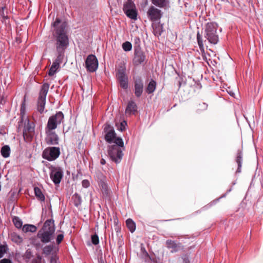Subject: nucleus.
<instances>
[{"instance_id": "obj_21", "label": "nucleus", "mask_w": 263, "mask_h": 263, "mask_svg": "<svg viewBox=\"0 0 263 263\" xmlns=\"http://www.w3.org/2000/svg\"><path fill=\"white\" fill-rule=\"evenodd\" d=\"M137 109V106L135 102L133 101H130L127 104L125 112L126 115L129 116L132 114H135Z\"/></svg>"}, {"instance_id": "obj_45", "label": "nucleus", "mask_w": 263, "mask_h": 263, "mask_svg": "<svg viewBox=\"0 0 263 263\" xmlns=\"http://www.w3.org/2000/svg\"><path fill=\"white\" fill-rule=\"evenodd\" d=\"M50 263H60L58 261V258L56 255L52 256L51 257Z\"/></svg>"}, {"instance_id": "obj_25", "label": "nucleus", "mask_w": 263, "mask_h": 263, "mask_svg": "<svg viewBox=\"0 0 263 263\" xmlns=\"http://www.w3.org/2000/svg\"><path fill=\"white\" fill-rule=\"evenodd\" d=\"M156 88V83L155 81L152 80L146 88V91L148 94L152 93L155 90Z\"/></svg>"}, {"instance_id": "obj_41", "label": "nucleus", "mask_w": 263, "mask_h": 263, "mask_svg": "<svg viewBox=\"0 0 263 263\" xmlns=\"http://www.w3.org/2000/svg\"><path fill=\"white\" fill-rule=\"evenodd\" d=\"M91 241L95 245H97L99 243V239L98 235L95 234L91 236Z\"/></svg>"}, {"instance_id": "obj_8", "label": "nucleus", "mask_w": 263, "mask_h": 263, "mask_svg": "<svg viewBox=\"0 0 263 263\" xmlns=\"http://www.w3.org/2000/svg\"><path fill=\"white\" fill-rule=\"evenodd\" d=\"M126 67L125 63L121 64L118 66L117 77L119 81L120 86L124 89L128 88V77L125 73Z\"/></svg>"}, {"instance_id": "obj_24", "label": "nucleus", "mask_w": 263, "mask_h": 263, "mask_svg": "<svg viewBox=\"0 0 263 263\" xmlns=\"http://www.w3.org/2000/svg\"><path fill=\"white\" fill-rule=\"evenodd\" d=\"M34 194L38 200H39L41 201H45V196L44 195L41 190L39 187H38L37 186L34 187Z\"/></svg>"}, {"instance_id": "obj_2", "label": "nucleus", "mask_w": 263, "mask_h": 263, "mask_svg": "<svg viewBox=\"0 0 263 263\" xmlns=\"http://www.w3.org/2000/svg\"><path fill=\"white\" fill-rule=\"evenodd\" d=\"M55 229L54 220L48 219L44 222L42 229L38 231L37 237L42 242L48 243L53 239Z\"/></svg>"}, {"instance_id": "obj_15", "label": "nucleus", "mask_w": 263, "mask_h": 263, "mask_svg": "<svg viewBox=\"0 0 263 263\" xmlns=\"http://www.w3.org/2000/svg\"><path fill=\"white\" fill-rule=\"evenodd\" d=\"M146 57L144 53L141 50L140 48H136L135 49L134 58L133 63L137 66L142 63L145 60Z\"/></svg>"}, {"instance_id": "obj_37", "label": "nucleus", "mask_w": 263, "mask_h": 263, "mask_svg": "<svg viewBox=\"0 0 263 263\" xmlns=\"http://www.w3.org/2000/svg\"><path fill=\"white\" fill-rule=\"evenodd\" d=\"M122 48L125 51H129L132 49V45L129 42L126 41L123 43Z\"/></svg>"}, {"instance_id": "obj_22", "label": "nucleus", "mask_w": 263, "mask_h": 263, "mask_svg": "<svg viewBox=\"0 0 263 263\" xmlns=\"http://www.w3.org/2000/svg\"><path fill=\"white\" fill-rule=\"evenodd\" d=\"M242 152L241 150L239 149L237 151L236 157L235 158V161L238 165V167L236 170V173H240L241 171V166L242 162Z\"/></svg>"}, {"instance_id": "obj_43", "label": "nucleus", "mask_w": 263, "mask_h": 263, "mask_svg": "<svg viewBox=\"0 0 263 263\" xmlns=\"http://www.w3.org/2000/svg\"><path fill=\"white\" fill-rule=\"evenodd\" d=\"M64 238V234H59L57 235L56 238V242L57 244H60L63 240Z\"/></svg>"}, {"instance_id": "obj_18", "label": "nucleus", "mask_w": 263, "mask_h": 263, "mask_svg": "<svg viewBox=\"0 0 263 263\" xmlns=\"http://www.w3.org/2000/svg\"><path fill=\"white\" fill-rule=\"evenodd\" d=\"M166 246L168 249H171V253H175L183 249L181 243L176 241L167 239L166 242Z\"/></svg>"}, {"instance_id": "obj_4", "label": "nucleus", "mask_w": 263, "mask_h": 263, "mask_svg": "<svg viewBox=\"0 0 263 263\" xmlns=\"http://www.w3.org/2000/svg\"><path fill=\"white\" fill-rule=\"evenodd\" d=\"M64 118V116L62 111L57 112L55 115L49 118L45 130H53L56 129L58 125L63 122Z\"/></svg>"}, {"instance_id": "obj_36", "label": "nucleus", "mask_w": 263, "mask_h": 263, "mask_svg": "<svg viewBox=\"0 0 263 263\" xmlns=\"http://www.w3.org/2000/svg\"><path fill=\"white\" fill-rule=\"evenodd\" d=\"M25 100H24L23 102L21 104V109H20V114L21 116V121L20 123H22L24 121V118L25 116Z\"/></svg>"}, {"instance_id": "obj_42", "label": "nucleus", "mask_w": 263, "mask_h": 263, "mask_svg": "<svg viewBox=\"0 0 263 263\" xmlns=\"http://www.w3.org/2000/svg\"><path fill=\"white\" fill-rule=\"evenodd\" d=\"M127 125L126 122L123 121L121 122L117 127V129L121 132L123 131L125 129V126Z\"/></svg>"}, {"instance_id": "obj_34", "label": "nucleus", "mask_w": 263, "mask_h": 263, "mask_svg": "<svg viewBox=\"0 0 263 263\" xmlns=\"http://www.w3.org/2000/svg\"><path fill=\"white\" fill-rule=\"evenodd\" d=\"M136 8L135 5L134 3H130V2H126L123 5V11H125L127 9H132Z\"/></svg>"}, {"instance_id": "obj_19", "label": "nucleus", "mask_w": 263, "mask_h": 263, "mask_svg": "<svg viewBox=\"0 0 263 263\" xmlns=\"http://www.w3.org/2000/svg\"><path fill=\"white\" fill-rule=\"evenodd\" d=\"M135 95L137 98H139L143 91V83L141 78L136 79L134 82Z\"/></svg>"}, {"instance_id": "obj_40", "label": "nucleus", "mask_w": 263, "mask_h": 263, "mask_svg": "<svg viewBox=\"0 0 263 263\" xmlns=\"http://www.w3.org/2000/svg\"><path fill=\"white\" fill-rule=\"evenodd\" d=\"M208 107V105L204 102H202L201 103H199L198 106L197 111H201L205 110Z\"/></svg>"}, {"instance_id": "obj_31", "label": "nucleus", "mask_w": 263, "mask_h": 263, "mask_svg": "<svg viewBox=\"0 0 263 263\" xmlns=\"http://www.w3.org/2000/svg\"><path fill=\"white\" fill-rule=\"evenodd\" d=\"M197 42H198V44L199 45L200 50H201V51L202 52H204V46H203V41H202V36L200 35L199 32H198L197 33Z\"/></svg>"}, {"instance_id": "obj_12", "label": "nucleus", "mask_w": 263, "mask_h": 263, "mask_svg": "<svg viewBox=\"0 0 263 263\" xmlns=\"http://www.w3.org/2000/svg\"><path fill=\"white\" fill-rule=\"evenodd\" d=\"M162 14L161 10L154 6H151L147 11V17L152 22L160 21Z\"/></svg>"}, {"instance_id": "obj_39", "label": "nucleus", "mask_w": 263, "mask_h": 263, "mask_svg": "<svg viewBox=\"0 0 263 263\" xmlns=\"http://www.w3.org/2000/svg\"><path fill=\"white\" fill-rule=\"evenodd\" d=\"M101 188L103 195H105L106 196L108 195V186L106 183L105 182H102L101 184Z\"/></svg>"}, {"instance_id": "obj_33", "label": "nucleus", "mask_w": 263, "mask_h": 263, "mask_svg": "<svg viewBox=\"0 0 263 263\" xmlns=\"http://www.w3.org/2000/svg\"><path fill=\"white\" fill-rule=\"evenodd\" d=\"M13 222L16 228L20 229L22 228L23 222L22 220L18 217H14L12 219Z\"/></svg>"}, {"instance_id": "obj_51", "label": "nucleus", "mask_w": 263, "mask_h": 263, "mask_svg": "<svg viewBox=\"0 0 263 263\" xmlns=\"http://www.w3.org/2000/svg\"><path fill=\"white\" fill-rule=\"evenodd\" d=\"M126 2H130V3H133V2L132 1V0H127Z\"/></svg>"}, {"instance_id": "obj_29", "label": "nucleus", "mask_w": 263, "mask_h": 263, "mask_svg": "<svg viewBox=\"0 0 263 263\" xmlns=\"http://www.w3.org/2000/svg\"><path fill=\"white\" fill-rule=\"evenodd\" d=\"M36 227L32 224H25L23 227V231L24 232H35L36 231Z\"/></svg>"}, {"instance_id": "obj_6", "label": "nucleus", "mask_w": 263, "mask_h": 263, "mask_svg": "<svg viewBox=\"0 0 263 263\" xmlns=\"http://www.w3.org/2000/svg\"><path fill=\"white\" fill-rule=\"evenodd\" d=\"M49 85L44 83L41 87L37 99V110L42 114L44 112L46 104V96L48 92Z\"/></svg>"}, {"instance_id": "obj_49", "label": "nucleus", "mask_w": 263, "mask_h": 263, "mask_svg": "<svg viewBox=\"0 0 263 263\" xmlns=\"http://www.w3.org/2000/svg\"><path fill=\"white\" fill-rule=\"evenodd\" d=\"M100 163L102 164V165H104L105 163H106V161L103 158H102L100 160Z\"/></svg>"}, {"instance_id": "obj_48", "label": "nucleus", "mask_w": 263, "mask_h": 263, "mask_svg": "<svg viewBox=\"0 0 263 263\" xmlns=\"http://www.w3.org/2000/svg\"><path fill=\"white\" fill-rule=\"evenodd\" d=\"M41 260V257L40 256H38L36 259H35L33 260V263H40Z\"/></svg>"}, {"instance_id": "obj_23", "label": "nucleus", "mask_w": 263, "mask_h": 263, "mask_svg": "<svg viewBox=\"0 0 263 263\" xmlns=\"http://www.w3.org/2000/svg\"><path fill=\"white\" fill-rule=\"evenodd\" d=\"M126 16L129 18L136 20L137 18V11L136 8L132 9L130 10L127 9L126 11H124Z\"/></svg>"}, {"instance_id": "obj_17", "label": "nucleus", "mask_w": 263, "mask_h": 263, "mask_svg": "<svg viewBox=\"0 0 263 263\" xmlns=\"http://www.w3.org/2000/svg\"><path fill=\"white\" fill-rule=\"evenodd\" d=\"M64 56L57 54V58L53 62L52 66L50 68L48 71V75L49 76H53L57 69L59 68L60 64L63 62Z\"/></svg>"}, {"instance_id": "obj_30", "label": "nucleus", "mask_w": 263, "mask_h": 263, "mask_svg": "<svg viewBox=\"0 0 263 263\" xmlns=\"http://www.w3.org/2000/svg\"><path fill=\"white\" fill-rule=\"evenodd\" d=\"M126 224L129 230L132 233H133L136 229V224L134 221L132 219L129 218L126 220Z\"/></svg>"}, {"instance_id": "obj_13", "label": "nucleus", "mask_w": 263, "mask_h": 263, "mask_svg": "<svg viewBox=\"0 0 263 263\" xmlns=\"http://www.w3.org/2000/svg\"><path fill=\"white\" fill-rule=\"evenodd\" d=\"M85 67L90 72H95L98 67V61L93 54H89L85 60Z\"/></svg>"}, {"instance_id": "obj_1", "label": "nucleus", "mask_w": 263, "mask_h": 263, "mask_svg": "<svg viewBox=\"0 0 263 263\" xmlns=\"http://www.w3.org/2000/svg\"><path fill=\"white\" fill-rule=\"evenodd\" d=\"M54 27L53 33L55 39V45L57 54L64 57L65 51L69 45V40L66 32L65 23H61L59 18H57L52 24Z\"/></svg>"}, {"instance_id": "obj_27", "label": "nucleus", "mask_w": 263, "mask_h": 263, "mask_svg": "<svg viewBox=\"0 0 263 263\" xmlns=\"http://www.w3.org/2000/svg\"><path fill=\"white\" fill-rule=\"evenodd\" d=\"M72 199L73 201L74 205L78 207L82 203V198L79 194L75 193L72 197Z\"/></svg>"}, {"instance_id": "obj_26", "label": "nucleus", "mask_w": 263, "mask_h": 263, "mask_svg": "<svg viewBox=\"0 0 263 263\" xmlns=\"http://www.w3.org/2000/svg\"><path fill=\"white\" fill-rule=\"evenodd\" d=\"M1 153L2 156L4 158H8L10 156V148L9 145H5L3 146L1 150Z\"/></svg>"}, {"instance_id": "obj_47", "label": "nucleus", "mask_w": 263, "mask_h": 263, "mask_svg": "<svg viewBox=\"0 0 263 263\" xmlns=\"http://www.w3.org/2000/svg\"><path fill=\"white\" fill-rule=\"evenodd\" d=\"M0 263H12V261L8 258H4L0 260Z\"/></svg>"}, {"instance_id": "obj_38", "label": "nucleus", "mask_w": 263, "mask_h": 263, "mask_svg": "<svg viewBox=\"0 0 263 263\" xmlns=\"http://www.w3.org/2000/svg\"><path fill=\"white\" fill-rule=\"evenodd\" d=\"M53 246L52 245L46 246L43 248V253L47 255H49L53 250Z\"/></svg>"}, {"instance_id": "obj_28", "label": "nucleus", "mask_w": 263, "mask_h": 263, "mask_svg": "<svg viewBox=\"0 0 263 263\" xmlns=\"http://www.w3.org/2000/svg\"><path fill=\"white\" fill-rule=\"evenodd\" d=\"M9 250L8 246L6 242H4L3 243H0V258L4 257Z\"/></svg>"}, {"instance_id": "obj_11", "label": "nucleus", "mask_w": 263, "mask_h": 263, "mask_svg": "<svg viewBox=\"0 0 263 263\" xmlns=\"http://www.w3.org/2000/svg\"><path fill=\"white\" fill-rule=\"evenodd\" d=\"M50 177L51 179L55 185L59 184L63 177L62 169L60 167L51 166L50 167Z\"/></svg>"}, {"instance_id": "obj_50", "label": "nucleus", "mask_w": 263, "mask_h": 263, "mask_svg": "<svg viewBox=\"0 0 263 263\" xmlns=\"http://www.w3.org/2000/svg\"><path fill=\"white\" fill-rule=\"evenodd\" d=\"M141 250H143L144 251V252H145V253L146 255H148V253H147V252H146V251H145V249H144V248H141Z\"/></svg>"}, {"instance_id": "obj_32", "label": "nucleus", "mask_w": 263, "mask_h": 263, "mask_svg": "<svg viewBox=\"0 0 263 263\" xmlns=\"http://www.w3.org/2000/svg\"><path fill=\"white\" fill-rule=\"evenodd\" d=\"M162 27L159 25H157L153 27V32L156 36H159L162 32Z\"/></svg>"}, {"instance_id": "obj_44", "label": "nucleus", "mask_w": 263, "mask_h": 263, "mask_svg": "<svg viewBox=\"0 0 263 263\" xmlns=\"http://www.w3.org/2000/svg\"><path fill=\"white\" fill-rule=\"evenodd\" d=\"M82 185L83 187L87 188L90 185L89 181L87 179H84L82 181Z\"/></svg>"}, {"instance_id": "obj_3", "label": "nucleus", "mask_w": 263, "mask_h": 263, "mask_svg": "<svg viewBox=\"0 0 263 263\" xmlns=\"http://www.w3.org/2000/svg\"><path fill=\"white\" fill-rule=\"evenodd\" d=\"M217 25L214 22L208 23L206 24L204 31V36L208 40L209 43L213 44H216L219 37L217 34Z\"/></svg>"}, {"instance_id": "obj_5", "label": "nucleus", "mask_w": 263, "mask_h": 263, "mask_svg": "<svg viewBox=\"0 0 263 263\" xmlns=\"http://www.w3.org/2000/svg\"><path fill=\"white\" fill-rule=\"evenodd\" d=\"M64 118V116L62 111L57 112L55 115L49 118L45 130H53L56 129L58 125L63 122Z\"/></svg>"}, {"instance_id": "obj_10", "label": "nucleus", "mask_w": 263, "mask_h": 263, "mask_svg": "<svg viewBox=\"0 0 263 263\" xmlns=\"http://www.w3.org/2000/svg\"><path fill=\"white\" fill-rule=\"evenodd\" d=\"M34 134V124L33 122H30L29 119L26 118L24 120V127L23 129V137L26 141H30L31 140Z\"/></svg>"}, {"instance_id": "obj_35", "label": "nucleus", "mask_w": 263, "mask_h": 263, "mask_svg": "<svg viewBox=\"0 0 263 263\" xmlns=\"http://www.w3.org/2000/svg\"><path fill=\"white\" fill-rule=\"evenodd\" d=\"M114 140H115L114 142L116 144L115 145L121 148L123 151L124 149V142L121 138L116 137Z\"/></svg>"}, {"instance_id": "obj_16", "label": "nucleus", "mask_w": 263, "mask_h": 263, "mask_svg": "<svg viewBox=\"0 0 263 263\" xmlns=\"http://www.w3.org/2000/svg\"><path fill=\"white\" fill-rule=\"evenodd\" d=\"M104 131L106 133L105 139L108 143H111L116 137V134L113 127L109 124H105Z\"/></svg>"}, {"instance_id": "obj_20", "label": "nucleus", "mask_w": 263, "mask_h": 263, "mask_svg": "<svg viewBox=\"0 0 263 263\" xmlns=\"http://www.w3.org/2000/svg\"><path fill=\"white\" fill-rule=\"evenodd\" d=\"M155 7L159 8L167 9L170 7V0H151Z\"/></svg>"}, {"instance_id": "obj_7", "label": "nucleus", "mask_w": 263, "mask_h": 263, "mask_svg": "<svg viewBox=\"0 0 263 263\" xmlns=\"http://www.w3.org/2000/svg\"><path fill=\"white\" fill-rule=\"evenodd\" d=\"M108 154L110 159L116 163H119L123 156V150L116 145L108 147Z\"/></svg>"}, {"instance_id": "obj_14", "label": "nucleus", "mask_w": 263, "mask_h": 263, "mask_svg": "<svg viewBox=\"0 0 263 263\" xmlns=\"http://www.w3.org/2000/svg\"><path fill=\"white\" fill-rule=\"evenodd\" d=\"M46 137V142L48 145H57L59 143V137L53 130H45Z\"/></svg>"}, {"instance_id": "obj_9", "label": "nucleus", "mask_w": 263, "mask_h": 263, "mask_svg": "<svg viewBox=\"0 0 263 263\" xmlns=\"http://www.w3.org/2000/svg\"><path fill=\"white\" fill-rule=\"evenodd\" d=\"M60 155V149L58 147H48L43 152L42 157L49 161L57 159Z\"/></svg>"}, {"instance_id": "obj_46", "label": "nucleus", "mask_w": 263, "mask_h": 263, "mask_svg": "<svg viewBox=\"0 0 263 263\" xmlns=\"http://www.w3.org/2000/svg\"><path fill=\"white\" fill-rule=\"evenodd\" d=\"M32 256V253L30 251L27 250L24 254V257L26 259H30Z\"/></svg>"}]
</instances>
